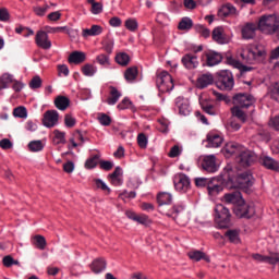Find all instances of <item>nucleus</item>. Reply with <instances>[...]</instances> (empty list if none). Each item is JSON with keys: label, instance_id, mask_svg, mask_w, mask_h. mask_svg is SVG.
<instances>
[{"label": "nucleus", "instance_id": "nucleus-8", "mask_svg": "<svg viewBox=\"0 0 279 279\" xmlns=\"http://www.w3.org/2000/svg\"><path fill=\"white\" fill-rule=\"evenodd\" d=\"M235 160L240 167H252L256 162V153L252 150H242L236 157Z\"/></svg>", "mask_w": 279, "mask_h": 279}, {"label": "nucleus", "instance_id": "nucleus-51", "mask_svg": "<svg viewBox=\"0 0 279 279\" xmlns=\"http://www.w3.org/2000/svg\"><path fill=\"white\" fill-rule=\"evenodd\" d=\"M0 82L2 83L3 88H8V85L14 83V76H12V74L5 73L2 75Z\"/></svg>", "mask_w": 279, "mask_h": 279}, {"label": "nucleus", "instance_id": "nucleus-55", "mask_svg": "<svg viewBox=\"0 0 279 279\" xmlns=\"http://www.w3.org/2000/svg\"><path fill=\"white\" fill-rule=\"evenodd\" d=\"M100 125L108 126L112 123V118L106 113H101L98 118Z\"/></svg>", "mask_w": 279, "mask_h": 279}, {"label": "nucleus", "instance_id": "nucleus-28", "mask_svg": "<svg viewBox=\"0 0 279 279\" xmlns=\"http://www.w3.org/2000/svg\"><path fill=\"white\" fill-rule=\"evenodd\" d=\"M232 14H236V8L234 5L227 3L222 5L218 11V16L221 19H226L227 16H230Z\"/></svg>", "mask_w": 279, "mask_h": 279}, {"label": "nucleus", "instance_id": "nucleus-33", "mask_svg": "<svg viewBox=\"0 0 279 279\" xmlns=\"http://www.w3.org/2000/svg\"><path fill=\"white\" fill-rule=\"evenodd\" d=\"M173 197L170 193L161 192L157 195V203L159 206H165L167 204H171Z\"/></svg>", "mask_w": 279, "mask_h": 279}, {"label": "nucleus", "instance_id": "nucleus-11", "mask_svg": "<svg viewBox=\"0 0 279 279\" xmlns=\"http://www.w3.org/2000/svg\"><path fill=\"white\" fill-rule=\"evenodd\" d=\"M202 169L207 171V173H215L219 169L217 166V157L215 155H208L204 157L202 161Z\"/></svg>", "mask_w": 279, "mask_h": 279}, {"label": "nucleus", "instance_id": "nucleus-40", "mask_svg": "<svg viewBox=\"0 0 279 279\" xmlns=\"http://www.w3.org/2000/svg\"><path fill=\"white\" fill-rule=\"evenodd\" d=\"M257 141H264V143H269L271 141V135L268 133L267 130L259 129L256 134Z\"/></svg>", "mask_w": 279, "mask_h": 279}, {"label": "nucleus", "instance_id": "nucleus-64", "mask_svg": "<svg viewBox=\"0 0 279 279\" xmlns=\"http://www.w3.org/2000/svg\"><path fill=\"white\" fill-rule=\"evenodd\" d=\"M270 126L274 128L277 132H279V116L270 119Z\"/></svg>", "mask_w": 279, "mask_h": 279}, {"label": "nucleus", "instance_id": "nucleus-19", "mask_svg": "<svg viewBox=\"0 0 279 279\" xmlns=\"http://www.w3.org/2000/svg\"><path fill=\"white\" fill-rule=\"evenodd\" d=\"M181 62L185 69H197V65L199 62L197 61V56L192 54V53H186L182 57Z\"/></svg>", "mask_w": 279, "mask_h": 279}, {"label": "nucleus", "instance_id": "nucleus-46", "mask_svg": "<svg viewBox=\"0 0 279 279\" xmlns=\"http://www.w3.org/2000/svg\"><path fill=\"white\" fill-rule=\"evenodd\" d=\"M195 32H197V34H201V36H203V38H209L210 37V29L204 27V25H195L194 26Z\"/></svg>", "mask_w": 279, "mask_h": 279}, {"label": "nucleus", "instance_id": "nucleus-22", "mask_svg": "<svg viewBox=\"0 0 279 279\" xmlns=\"http://www.w3.org/2000/svg\"><path fill=\"white\" fill-rule=\"evenodd\" d=\"M190 260H194L195 263H199V260H205V263H210V256L206 255V253L202 251H190L187 253Z\"/></svg>", "mask_w": 279, "mask_h": 279}, {"label": "nucleus", "instance_id": "nucleus-38", "mask_svg": "<svg viewBox=\"0 0 279 279\" xmlns=\"http://www.w3.org/2000/svg\"><path fill=\"white\" fill-rule=\"evenodd\" d=\"M99 158H101V155H94L93 157H89L85 161V169H95V167L99 165Z\"/></svg>", "mask_w": 279, "mask_h": 279}, {"label": "nucleus", "instance_id": "nucleus-13", "mask_svg": "<svg viewBox=\"0 0 279 279\" xmlns=\"http://www.w3.org/2000/svg\"><path fill=\"white\" fill-rule=\"evenodd\" d=\"M60 114L56 110H48L44 113L43 124L45 128H53L58 125Z\"/></svg>", "mask_w": 279, "mask_h": 279}, {"label": "nucleus", "instance_id": "nucleus-63", "mask_svg": "<svg viewBox=\"0 0 279 279\" xmlns=\"http://www.w3.org/2000/svg\"><path fill=\"white\" fill-rule=\"evenodd\" d=\"M1 149H12V141L8 138H3L0 141Z\"/></svg>", "mask_w": 279, "mask_h": 279}, {"label": "nucleus", "instance_id": "nucleus-60", "mask_svg": "<svg viewBox=\"0 0 279 279\" xmlns=\"http://www.w3.org/2000/svg\"><path fill=\"white\" fill-rule=\"evenodd\" d=\"M90 12L92 14H101L104 12V3L96 2V4L92 7Z\"/></svg>", "mask_w": 279, "mask_h": 279}, {"label": "nucleus", "instance_id": "nucleus-54", "mask_svg": "<svg viewBox=\"0 0 279 279\" xmlns=\"http://www.w3.org/2000/svg\"><path fill=\"white\" fill-rule=\"evenodd\" d=\"M135 221H137V223H141L142 226L151 225V219H149V216H147V215L137 216V218H135Z\"/></svg>", "mask_w": 279, "mask_h": 279}, {"label": "nucleus", "instance_id": "nucleus-30", "mask_svg": "<svg viewBox=\"0 0 279 279\" xmlns=\"http://www.w3.org/2000/svg\"><path fill=\"white\" fill-rule=\"evenodd\" d=\"M120 97H121V92H119V89H117V87L111 86L110 87V97L107 98V104L109 106H114V104H117V101H119Z\"/></svg>", "mask_w": 279, "mask_h": 279}, {"label": "nucleus", "instance_id": "nucleus-1", "mask_svg": "<svg viewBox=\"0 0 279 279\" xmlns=\"http://www.w3.org/2000/svg\"><path fill=\"white\" fill-rule=\"evenodd\" d=\"M222 184L226 189H241L244 193H252V186H254V177L250 171L236 173L230 167H226L220 174Z\"/></svg>", "mask_w": 279, "mask_h": 279}, {"label": "nucleus", "instance_id": "nucleus-52", "mask_svg": "<svg viewBox=\"0 0 279 279\" xmlns=\"http://www.w3.org/2000/svg\"><path fill=\"white\" fill-rule=\"evenodd\" d=\"M82 73L85 74L87 77H93V75H95L96 73L95 66L87 63L82 68Z\"/></svg>", "mask_w": 279, "mask_h": 279}, {"label": "nucleus", "instance_id": "nucleus-37", "mask_svg": "<svg viewBox=\"0 0 279 279\" xmlns=\"http://www.w3.org/2000/svg\"><path fill=\"white\" fill-rule=\"evenodd\" d=\"M116 62L120 64V66H128V64H130V56L125 52H120L116 56Z\"/></svg>", "mask_w": 279, "mask_h": 279}, {"label": "nucleus", "instance_id": "nucleus-17", "mask_svg": "<svg viewBox=\"0 0 279 279\" xmlns=\"http://www.w3.org/2000/svg\"><path fill=\"white\" fill-rule=\"evenodd\" d=\"M223 199L227 204H233V206H238L239 204H243L244 198L241 192L235 191L225 194Z\"/></svg>", "mask_w": 279, "mask_h": 279}, {"label": "nucleus", "instance_id": "nucleus-53", "mask_svg": "<svg viewBox=\"0 0 279 279\" xmlns=\"http://www.w3.org/2000/svg\"><path fill=\"white\" fill-rule=\"evenodd\" d=\"M96 189H100V191H106L108 195H110L111 190L108 187V185L101 181V179H95L94 180Z\"/></svg>", "mask_w": 279, "mask_h": 279}, {"label": "nucleus", "instance_id": "nucleus-59", "mask_svg": "<svg viewBox=\"0 0 279 279\" xmlns=\"http://www.w3.org/2000/svg\"><path fill=\"white\" fill-rule=\"evenodd\" d=\"M64 123L66 128H75L76 120L71 117V114L66 113L64 117Z\"/></svg>", "mask_w": 279, "mask_h": 279}, {"label": "nucleus", "instance_id": "nucleus-9", "mask_svg": "<svg viewBox=\"0 0 279 279\" xmlns=\"http://www.w3.org/2000/svg\"><path fill=\"white\" fill-rule=\"evenodd\" d=\"M174 187L179 193H186L191 190V179L184 173H179L174 178Z\"/></svg>", "mask_w": 279, "mask_h": 279}, {"label": "nucleus", "instance_id": "nucleus-48", "mask_svg": "<svg viewBox=\"0 0 279 279\" xmlns=\"http://www.w3.org/2000/svg\"><path fill=\"white\" fill-rule=\"evenodd\" d=\"M147 143H148V138L147 135H145V133H140L137 135V145L141 149H147Z\"/></svg>", "mask_w": 279, "mask_h": 279}, {"label": "nucleus", "instance_id": "nucleus-42", "mask_svg": "<svg viewBox=\"0 0 279 279\" xmlns=\"http://www.w3.org/2000/svg\"><path fill=\"white\" fill-rule=\"evenodd\" d=\"M44 148L45 146L41 141H32L28 144L29 151H43Z\"/></svg>", "mask_w": 279, "mask_h": 279}, {"label": "nucleus", "instance_id": "nucleus-14", "mask_svg": "<svg viewBox=\"0 0 279 279\" xmlns=\"http://www.w3.org/2000/svg\"><path fill=\"white\" fill-rule=\"evenodd\" d=\"M258 29V25L254 23H246L242 28V38L244 40H252L256 38V31Z\"/></svg>", "mask_w": 279, "mask_h": 279}, {"label": "nucleus", "instance_id": "nucleus-7", "mask_svg": "<svg viewBox=\"0 0 279 279\" xmlns=\"http://www.w3.org/2000/svg\"><path fill=\"white\" fill-rule=\"evenodd\" d=\"M233 104L240 108H250L256 104V99L251 94L240 93L233 96Z\"/></svg>", "mask_w": 279, "mask_h": 279}, {"label": "nucleus", "instance_id": "nucleus-24", "mask_svg": "<svg viewBox=\"0 0 279 279\" xmlns=\"http://www.w3.org/2000/svg\"><path fill=\"white\" fill-rule=\"evenodd\" d=\"M69 64H82L86 62V53L82 51H73L68 58Z\"/></svg>", "mask_w": 279, "mask_h": 279}, {"label": "nucleus", "instance_id": "nucleus-16", "mask_svg": "<svg viewBox=\"0 0 279 279\" xmlns=\"http://www.w3.org/2000/svg\"><path fill=\"white\" fill-rule=\"evenodd\" d=\"M252 258L258 263H268L269 265H277L279 263V253H272L270 256H264L258 253L253 254Z\"/></svg>", "mask_w": 279, "mask_h": 279}, {"label": "nucleus", "instance_id": "nucleus-45", "mask_svg": "<svg viewBox=\"0 0 279 279\" xmlns=\"http://www.w3.org/2000/svg\"><path fill=\"white\" fill-rule=\"evenodd\" d=\"M213 179H206V178H196L195 179V186H197V189H208V185L210 184V181Z\"/></svg>", "mask_w": 279, "mask_h": 279}, {"label": "nucleus", "instance_id": "nucleus-23", "mask_svg": "<svg viewBox=\"0 0 279 279\" xmlns=\"http://www.w3.org/2000/svg\"><path fill=\"white\" fill-rule=\"evenodd\" d=\"M223 144V137L219 134L209 133L207 134V145L206 147H221Z\"/></svg>", "mask_w": 279, "mask_h": 279}, {"label": "nucleus", "instance_id": "nucleus-32", "mask_svg": "<svg viewBox=\"0 0 279 279\" xmlns=\"http://www.w3.org/2000/svg\"><path fill=\"white\" fill-rule=\"evenodd\" d=\"M225 236L229 239L230 243L239 244L241 243V238H239V230L236 229H229L225 232Z\"/></svg>", "mask_w": 279, "mask_h": 279}, {"label": "nucleus", "instance_id": "nucleus-5", "mask_svg": "<svg viewBox=\"0 0 279 279\" xmlns=\"http://www.w3.org/2000/svg\"><path fill=\"white\" fill-rule=\"evenodd\" d=\"M157 88L160 93H171V89L174 88L173 76L167 71H162L156 77Z\"/></svg>", "mask_w": 279, "mask_h": 279}, {"label": "nucleus", "instance_id": "nucleus-61", "mask_svg": "<svg viewBox=\"0 0 279 279\" xmlns=\"http://www.w3.org/2000/svg\"><path fill=\"white\" fill-rule=\"evenodd\" d=\"M128 108H132V101L130 100V98H124L119 105H118V109L119 110H125Z\"/></svg>", "mask_w": 279, "mask_h": 279}, {"label": "nucleus", "instance_id": "nucleus-57", "mask_svg": "<svg viewBox=\"0 0 279 279\" xmlns=\"http://www.w3.org/2000/svg\"><path fill=\"white\" fill-rule=\"evenodd\" d=\"M99 167L104 171H112V167H114V163H112V161H108V160H100Z\"/></svg>", "mask_w": 279, "mask_h": 279}, {"label": "nucleus", "instance_id": "nucleus-62", "mask_svg": "<svg viewBox=\"0 0 279 279\" xmlns=\"http://www.w3.org/2000/svg\"><path fill=\"white\" fill-rule=\"evenodd\" d=\"M0 21L4 23L10 21V12L8 11V9L5 8L0 9Z\"/></svg>", "mask_w": 279, "mask_h": 279}, {"label": "nucleus", "instance_id": "nucleus-31", "mask_svg": "<svg viewBox=\"0 0 279 279\" xmlns=\"http://www.w3.org/2000/svg\"><path fill=\"white\" fill-rule=\"evenodd\" d=\"M136 77H138V68L137 66H131L125 70L124 80H126V82H134V80H136Z\"/></svg>", "mask_w": 279, "mask_h": 279}, {"label": "nucleus", "instance_id": "nucleus-12", "mask_svg": "<svg viewBox=\"0 0 279 279\" xmlns=\"http://www.w3.org/2000/svg\"><path fill=\"white\" fill-rule=\"evenodd\" d=\"M35 43L40 49H51V40H49V35L45 31H38L36 33Z\"/></svg>", "mask_w": 279, "mask_h": 279}, {"label": "nucleus", "instance_id": "nucleus-25", "mask_svg": "<svg viewBox=\"0 0 279 279\" xmlns=\"http://www.w3.org/2000/svg\"><path fill=\"white\" fill-rule=\"evenodd\" d=\"M120 175H123V171L121 167H116L114 171L108 175L109 180H111V184L113 186H121L123 184V180L119 178Z\"/></svg>", "mask_w": 279, "mask_h": 279}, {"label": "nucleus", "instance_id": "nucleus-36", "mask_svg": "<svg viewBox=\"0 0 279 279\" xmlns=\"http://www.w3.org/2000/svg\"><path fill=\"white\" fill-rule=\"evenodd\" d=\"M34 245L37 250H46L47 247V239L45 235L37 234L34 236Z\"/></svg>", "mask_w": 279, "mask_h": 279}, {"label": "nucleus", "instance_id": "nucleus-6", "mask_svg": "<svg viewBox=\"0 0 279 279\" xmlns=\"http://www.w3.org/2000/svg\"><path fill=\"white\" fill-rule=\"evenodd\" d=\"M233 213L235 217H239L240 219H252V217L256 215V209L243 199V203L233 206Z\"/></svg>", "mask_w": 279, "mask_h": 279}, {"label": "nucleus", "instance_id": "nucleus-41", "mask_svg": "<svg viewBox=\"0 0 279 279\" xmlns=\"http://www.w3.org/2000/svg\"><path fill=\"white\" fill-rule=\"evenodd\" d=\"M269 96L272 98L275 101L279 100V82H276L270 86L269 89Z\"/></svg>", "mask_w": 279, "mask_h": 279}, {"label": "nucleus", "instance_id": "nucleus-44", "mask_svg": "<svg viewBox=\"0 0 279 279\" xmlns=\"http://www.w3.org/2000/svg\"><path fill=\"white\" fill-rule=\"evenodd\" d=\"M13 117L19 119H27V109L23 106L15 108L13 110Z\"/></svg>", "mask_w": 279, "mask_h": 279}, {"label": "nucleus", "instance_id": "nucleus-2", "mask_svg": "<svg viewBox=\"0 0 279 279\" xmlns=\"http://www.w3.org/2000/svg\"><path fill=\"white\" fill-rule=\"evenodd\" d=\"M257 28L263 34H276L279 29V17L274 14L263 15L258 21Z\"/></svg>", "mask_w": 279, "mask_h": 279}, {"label": "nucleus", "instance_id": "nucleus-20", "mask_svg": "<svg viewBox=\"0 0 279 279\" xmlns=\"http://www.w3.org/2000/svg\"><path fill=\"white\" fill-rule=\"evenodd\" d=\"M108 263L106 262V258L98 257L92 262L89 265V268L92 269L93 274H101V271H105Z\"/></svg>", "mask_w": 279, "mask_h": 279}, {"label": "nucleus", "instance_id": "nucleus-4", "mask_svg": "<svg viewBox=\"0 0 279 279\" xmlns=\"http://www.w3.org/2000/svg\"><path fill=\"white\" fill-rule=\"evenodd\" d=\"M215 84L219 90H232L234 88V76L229 70H221L216 73Z\"/></svg>", "mask_w": 279, "mask_h": 279}, {"label": "nucleus", "instance_id": "nucleus-50", "mask_svg": "<svg viewBox=\"0 0 279 279\" xmlns=\"http://www.w3.org/2000/svg\"><path fill=\"white\" fill-rule=\"evenodd\" d=\"M124 25L129 32H136L138 29V22L134 19L126 20Z\"/></svg>", "mask_w": 279, "mask_h": 279}, {"label": "nucleus", "instance_id": "nucleus-15", "mask_svg": "<svg viewBox=\"0 0 279 279\" xmlns=\"http://www.w3.org/2000/svg\"><path fill=\"white\" fill-rule=\"evenodd\" d=\"M227 64H230L231 66H234V69H239L240 71V77H243L247 73V71H254V68L244 65L241 63V61L232 58V57H227Z\"/></svg>", "mask_w": 279, "mask_h": 279}, {"label": "nucleus", "instance_id": "nucleus-18", "mask_svg": "<svg viewBox=\"0 0 279 279\" xmlns=\"http://www.w3.org/2000/svg\"><path fill=\"white\" fill-rule=\"evenodd\" d=\"M259 163L270 171H279V162L269 156H262L259 158Z\"/></svg>", "mask_w": 279, "mask_h": 279}, {"label": "nucleus", "instance_id": "nucleus-35", "mask_svg": "<svg viewBox=\"0 0 279 279\" xmlns=\"http://www.w3.org/2000/svg\"><path fill=\"white\" fill-rule=\"evenodd\" d=\"M192 27L193 20H191L190 17H183L178 25V29H180L181 32H189V29H191Z\"/></svg>", "mask_w": 279, "mask_h": 279}, {"label": "nucleus", "instance_id": "nucleus-10", "mask_svg": "<svg viewBox=\"0 0 279 279\" xmlns=\"http://www.w3.org/2000/svg\"><path fill=\"white\" fill-rule=\"evenodd\" d=\"M223 186H226V184H223V180L221 175H219L218 179H211V181H209L207 193L210 197H217V195L223 191Z\"/></svg>", "mask_w": 279, "mask_h": 279}, {"label": "nucleus", "instance_id": "nucleus-47", "mask_svg": "<svg viewBox=\"0 0 279 279\" xmlns=\"http://www.w3.org/2000/svg\"><path fill=\"white\" fill-rule=\"evenodd\" d=\"M231 112H232L233 117H236V119H240V121L245 123V121H246L245 112H243V110H241V108L233 107L231 109Z\"/></svg>", "mask_w": 279, "mask_h": 279}, {"label": "nucleus", "instance_id": "nucleus-21", "mask_svg": "<svg viewBox=\"0 0 279 279\" xmlns=\"http://www.w3.org/2000/svg\"><path fill=\"white\" fill-rule=\"evenodd\" d=\"M215 84V76L211 73H206L197 78V88L204 89Z\"/></svg>", "mask_w": 279, "mask_h": 279}, {"label": "nucleus", "instance_id": "nucleus-58", "mask_svg": "<svg viewBox=\"0 0 279 279\" xmlns=\"http://www.w3.org/2000/svg\"><path fill=\"white\" fill-rule=\"evenodd\" d=\"M112 49H114V40L108 39L104 43V50L106 51V53H108V56L112 53Z\"/></svg>", "mask_w": 279, "mask_h": 279}, {"label": "nucleus", "instance_id": "nucleus-27", "mask_svg": "<svg viewBox=\"0 0 279 279\" xmlns=\"http://www.w3.org/2000/svg\"><path fill=\"white\" fill-rule=\"evenodd\" d=\"M54 106L58 110H66L71 106V99L66 96H57L54 99Z\"/></svg>", "mask_w": 279, "mask_h": 279}, {"label": "nucleus", "instance_id": "nucleus-43", "mask_svg": "<svg viewBox=\"0 0 279 279\" xmlns=\"http://www.w3.org/2000/svg\"><path fill=\"white\" fill-rule=\"evenodd\" d=\"M29 88H32L33 90H37V88H41L43 87V78H40L38 75L34 76L29 84H28Z\"/></svg>", "mask_w": 279, "mask_h": 279}, {"label": "nucleus", "instance_id": "nucleus-34", "mask_svg": "<svg viewBox=\"0 0 279 279\" xmlns=\"http://www.w3.org/2000/svg\"><path fill=\"white\" fill-rule=\"evenodd\" d=\"M54 137L52 140V142L54 143V145H66V133L60 131V130H54L53 131Z\"/></svg>", "mask_w": 279, "mask_h": 279}, {"label": "nucleus", "instance_id": "nucleus-39", "mask_svg": "<svg viewBox=\"0 0 279 279\" xmlns=\"http://www.w3.org/2000/svg\"><path fill=\"white\" fill-rule=\"evenodd\" d=\"M225 150L227 154H230L232 156L236 154V151H241V145L234 142H229L226 144Z\"/></svg>", "mask_w": 279, "mask_h": 279}, {"label": "nucleus", "instance_id": "nucleus-29", "mask_svg": "<svg viewBox=\"0 0 279 279\" xmlns=\"http://www.w3.org/2000/svg\"><path fill=\"white\" fill-rule=\"evenodd\" d=\"M211 36L213 40H215L219 45H226V43H228V39L226 38V36H223V27H216L213 31Z\"/></svg>", "mask_w": 279, "mask_h": 279}, {"label": "nucleus", "instance_id": "nucleus-26", "mask_svg": "<svg viewBox=\"0 0 279 279\" xmlns=\"http://www.w3.org/2000/svg\"><path fill=\"white\" fill-rule=\"evenodd\" d=\"M206 58H207V66H215L219 64L221 60H223V56L216 51L206 53Z\"/></svg>", "mask_w": 279, "mask_h": 279}, {"label": "nucleus", "instance_id": "nucleus-3", "mask_svg": "<svg viewBox=\"0 0 279 279\" xmlns=\"http://www.w3.org/2000/svg\"><path fill=\"white\" fill-rule=\"evenodd\" d=\"M216 218L215 221L220 229L228 230L232 226L231 219L232 215L230 209L222 204H218L215 207Z\"/></svg>", "mask_w": 279, "mask_h": 279}, {"label": "nucleus", "instance_id": "nucleus-56", "mask_svg": "<svg viewBox=\"0 0 279 279\" xmlns=\"http://www.w3.org/2000/svg\"><path fill=\"white\" fill-rule=\"evenodd\" d=\"M202 110L206 112V114H210L211 117H215L217 114V111L215 110V106L213 105H206V104H201Z\"/></svg>", "mask_w": 279, "mask_h": 279}, {"label": "nucleus", "instance_id": "nucleus-49", "mask_svg": "<svg viewBox=\"0 0 279 279\" xmlns=\"http://www.w3.org/2000/svg\"><path fill=\"white\" fill-rule=\"evenodd\" d=\"M96 62H98V64L101 66H110V57L101 53L96 58Z\"/></svg>", "mask_w": 279, "mask_h": 279}]
</instances>
